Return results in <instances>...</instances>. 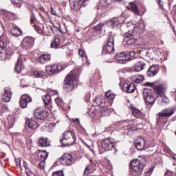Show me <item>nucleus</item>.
<instances>
[{
    "label": "nucleus",
    "instance_id": "nucleus-43",
    "mask_svg": "<svg viewBox=\"0 0 176 176\" xmlns=\"http://www.w3.org/2000/svg\"><path fill=\"white\" fill-rule=\"evenodd\" d=\"M103 27H104V23H99L96 26H95L94 29L95 30V31H101Z\"/></svg>",
    "mask_w": 176,
    "mask_h": 176
},
{
    "label": "nucleus",
    "instance_id": "nucleus-60",
    "mask_svg": "<svg viewBox=\"0 0 176 176\" xmlns=\"http://www.w3.org/2000/svg\"><path fill=\"white\" fill-rule=\"evenodd\" d=\"M51 30L54 34V32L57 31V29H53V28L51 27Z\"/></svg>",
    "mask_w": 176,
    "mask_h": 176
},
{
    "label": "nucleus",
    "instance_id": "nucleus-63",
    "mask_svg": "<svg viewBox=\"0 0 176 176\" xmlns=\"http://www.w3.org/2000/svg\"><path fill=\"white\" fill-rule=\"evenodd\" d=\"M124 122V123H129V122H130V120H126Z\"/></svg>",
    "mask_w": 176,
    "mask_h": 176
},
{
    "label": "nucleus",
    "instance_id": "nucleus-32",
    "mask_svg": "<svg viewBox=\"0 0 176 176\" xmlns=\"http://www.w3.org/2000/svg\"><path fill=\"white\" fill-rule=\"evenodd\" d=\"M109 25L113 28V27H116V25H119V19L118 18H113L110 19L109 21Z\"/></svg>",
    "mask_w": 176,
    "mask_h": 176
},
{
    "label": "nucleus",
    "instance_id": "nucleus-41",
    "mask_svg": "<svg viewBox=\"0 0 176 176\" xmlns=\"http://www.w3.org/2000/svg\"><path fill=\"white\" fill-rule=\"evenodd\" d=\"M47 156H49V153L46 152V151H43L41 154V159L45 161L46 159H47Z\"/></svg>",
    "mask_w": 176,
    "mask_h": 176
},
{
    "label": "nucleus",
    "instance_id": "nucleus-3",
    "mask_svg": "<svg viewBox=\"0 0 176 176\" xmlns=\"http://www.w3.org/2000/svg\"><path fill=\"white\" fill-rule=\"evenodd\" d=\"M115 58L120 64H126L127 61H131V60L135 58V52H131L128 54L125 52H118L116 54Z\"/></svg>",
    "mask_w": 176,
    "mask_h": 176
},
{
    "label": "nucleus",
    "instance_id": "nucleus-29",
    "mask_svg": "<svg viewBox=\"0 0 176 176\" xmlns=\"http://www.w3.org/2000/svg\"><path fill=\"white\" fill-rule=\"evenodd\" d=\"M60 38L55 37L51 43V47L52 49H58L60 47Z\"/></svg>",
    "mask_w": 176,
    "mask_h": 176
},
{
    "label": "nucleus",
    "instance_id": "nucleus-31",
    "mask_svg": "<svg viewBox=\"0 0 176 176\" xmlns=\"http://www.w3.org/2000/svg\"><path fill=\"white\" fill-rule=\"evenodd\" d=\"M8 129H12L13 126H14V123L16 122V118L13 116H10L8 117Z\"/></svg>",
    "mask_w": 176,
    "mask_h": 176
},
{
    "label": "nucleus",
    "instance_id": "nucleus-10",
    "mask_svg": "<svg viewBox=\"0 0 176 176\" xmlns=\"http://www.w3.org/2000/svg\"><path fill=\"white\" fill-rule=\"evenodd\" d=\"M61 164L63 166H71L74 162V157L69 153H65L60 159Z\"/></svg>",
    "mask_w": 176,
    "mask_h": 176
},
{
    "label": "nucleus",
    "instance_id": "nucleus-48",
    "mask_svg": "<svg viewBox=\"0 0 176 176\" xmlns=\"http://www.w3.org/2000/svg\"><path fill=\"white\" fill-rule=\"evenodd\" d=\"M154 90H155V91H157V93H162V87L156 86L154 87Z\"/></svg>",
    "mask_w": 176,
    "mask_h": 176
},
{
    "label": "nucleus",
    "instance_id": "nucleus-13",
    "mask_svg": "<svg viewBox=\"0 0 176 176\" xmlns=\"http://www.w3.org/2000/svg\"><path fill=\"white\" fill-rule=\"evenodd\" d=\"M32 98L28 95H23L19 100V105L22 108H27V105H28V102H32Z\"/></svg>",
    "mask_w": 176,
    "mask_h": 176
},
{
    "label": "nucleus",
    "instance_id": "nucleus-20",
    "mask_svg": "<svg viewBox=\"0 0 176 176\" xmlns=\"http://www.w3.org/2000/svg\"><path fill=\"white\" fill-rule=\"evenodd\" d=\"M25 127L31 129V130H36L38 129V123L32 119H28L25 122Z\"/></svg>",
    "mask_w": 176,
    "mask_h": 176
},
{
    "label": "nucleus",
    "instance_id": "nucleus-51",
    "mask_svg": "<svg viewBox=\"0 0 176 176\" xmlns=\"http://www.w3.org/2000/svg\"><path fill=\"white\" fill-rule=\"evenodd\" d=\"M35 31H36V32L38 34H42V29L38 26H35Z\"/></svg>",
    "mask_w": 176,
    "mask_h": 176
},
{
    "label": "nucleus",
    "instance_id": "nucleus-11",
    "mask_svg": "<svg viewBox=\"0 0 176 176\" xmlns=\"http://www.w3.org/2000/svg\"><path fill=\"white\" fill-rule=\"evenodd\" d=\"M143 97L146 104H148L149 105H153L156 99L149 93L148 91H143Z\"/></svg>",
    "mask_w": 176,
    "mask_h": 176
},
{
    "label": "nucleus",
    "instance_id": "nucleus-23",
    "mask_svg": "<svg viewBox=\"0 0 176 176\" xmlns=\"http://www.w3.org/2000/svg\"><path fill=\"white\" fill-rule=\"evenodd\" d=\"M130 109L132 111V114L135 118H137L138 119H141V118H142V112H141V110L133 106L130 107Z\"/></svg>",
    "mask_w": 176,
    "mask_h": 176
},
{
    "label": "nucleus",
    "instance_id": "nucleus-45",
    "mask_svg": "<svg viewBox=\"0 0 176 176\" xmlns=\"http://www.w3.org/2000/svg\"><path fill=\"white\" fill-rule=\"evenodd\" d=\"M52 176H64V172L63 170H58L52 173Z\"/></svg>",
    "mask_w": 176,
    "mask_h": 176
},
{
    "label": "nucleus",
    "instance_id": "nucleus-17",
    "mask_svg": "<svg viewBox=\"0 0 176 176\" xmlns=\"http://www.w3.org/2000/svg\"><path fill=\"white\" fill-rule=\"evenodd\" d=\"M24 68L25 67L23 64V58H21V57L18 58L14 67L15 72H16V74H20L21 71L24 69Z\"/></svg>",
    "mask_w": 176,
    "mask_h": 176
},
{
    "label": "nucleus",
    "instance_id": "nucleus-36",
    "mask_svg": "<svg viewBox=\"0 0 176 176\" xmlns=\"http://www.w3.org/2000/svg\"><path fill=\"white\" fill-rule=\"evenodd\" d=\"M55 102L58 105V107H64V100H63V99H61V98H56Z\"/></svg>",
    "mask_w": 176,
    "mask_h": 176
},
{
    "label": "nucleus",
    "instance_id": "nucleus-22",
    "mask_svg": "<svg viewBox=\"0 0 176 176\" xmlns=\"http://www.w3.org/2000/svg\"><path fill=\"white\" fill-rule=\"evenodd\" d=\"M42 98L45 108L50 109V108H52V97H50L49 94H46L43 96Z\"/></svg>",
    "mask_w": 176,
    "mask_h": 176
},
{
    "label": "nucleus",
    "instance_id": "nucleus-24",
    "mask_svg": "<svg viewBox=\"0 0 176 176\" xmlns=\"http://www.w3.org/2000/svg\"><path fill=\"white\" fill-rule=\"evenodd\" d=\"M38 145L42 147L50 146V142L49 141V139L41 137L38 140Z\"/></svg>",
    "mask_w": 176,
    "mask_h": 176
},
{
    "label": "nucleus",
    "instance_id": "nucleus-46",
    "mask_svg": "<svg viewBox=\"0 0 176 176\" xmlns=\"http://www.w3.org/2000/svg\"><path fill=\"white\" fill-rule=\"evenodd\" d=\"M5 111H8V107L3 104H0V113L5 112Z\"/></svg>",
    "mask_w": 176,
    "mask_h": 176
},
{
    "label": "nucleus",
    "instance_id": "nucleus-7",
    "mask_svg": "<svg viewBox=\"0 0 176 176\" xmlns=\"http://www.w3.org/2000/svg\"><path fill=\"white\" fill-rule=\"evenodd\" d=\"M64 66L63 65H60L58 63L48 65L45 67V71L48 75H57L61 72L64 69Z\"/></svg>",
    "mask_w": 176,
    "mask_h": 176
},
{
    "label": "nucleus",
    "instance_id": "nucleus-57",
    "mask_svg": "<svg viewBox=\"0 0 176 176\" xmlns=\"http://www.w3.org/2000/svg\"><path fill=\"white\" fill-rule=\"evenodd\" d=\"M162 102H164V104H168V102H170V101L168 100V98H165L162 100Z\"/></svg>",
    "mask_w": 176,
    "mask_h": 176
},
{
    "label": "nucleus",
    "instance_id": "nucleus-25",
    "mask_svg": "<svg viewBox=\"0 0 176 176\" xmlns=\"http://www.w3.org/2000/svg\"><path fill=\"white\" fill-rule=\"evenodd\" d=\"M48 61H50V55L49 54L41 55L38 60V62L40 63V64H46Z\"/></svg>",
    "mask_w": 176,
    "mask_h": 176
},
{
    "label": "nucleus",
    "instance_id": "nucleus-54",
    "mask_svg": "<svg viewBox=\"0 0 176 176\" xmlns=\"http://www.w3.org/2000/svg\"><path fill=\"white\" fill-rule=\"evenodd\" d=\"M89 113H92V115H94V116H96V113H97V111L94 110L93 109H90Z\"/></svg>",
    "mask_w": 176,
    "mask_h": 176
},
{
    "label": "nucleus",
    "instance_id": "nucleus-8",
    "mask_svg": "<svg viewBox=\"0 0 176 176\" xmlns=\"http://www.w3.org/2000/svg\"><path fill=\"white\" fill-rule=\"evenodd\" d=\"M34 118L36 119H39V120H45L47 119L49 116V113L41 109H36L34 111Z\"/></svg>",
    "mask_w": 176,
    "mask_h": 176
},
{
    "label": "nucleus",
    "instance_id": "nucleus-38",
    "mask_svg": "<svg viewBox=\"0 0 176 176\" xmlns=\"http://www.w3.org/2000/svg\"><path fill=\"white\" fill-rule=\"evenodd\" d=\"M94 102L96 104V105H98V107H102V104H104V99L96 98Z\"/></svg>",
    "mask_w": 176,
    "mask_h": 176
},
{
    "label": "nucleus",
    "instance_id": "nucleus-19",
    "mask_svg": "<svg viewBox=\"0 0 176 176\" xmlns=\"http://www.w3.org/2000/svg\"><path fill=\"white\" fill-rule=\"evenodd\" d=\"M12 91H10V88H5L4 89V94L2 97V100L4 102H9L12 98Z\"/></svg>",
    "mask_w": 176,
    "mask_h": 176
},
{
    "label": "nucleus",
    "instance_id": "nucleus-44",
    "mask_svg": "<svg viewBox=\"0 0 176 176\" xmlns=\"http://www.w3.org/2000/svg\"><path fill=\"white\" fill-rule=\"evenodd\" d=\"M45 164H46L45 160H41L38 163V168H40V170H45Z\"/></svg>",
    "mask_w": 176,
    "mask_h": 176
},
{
    "label": "nucleus",
    "instance_id": "nucleus-34",
    "mask_svg": "<svg viewBox=\"0 0 176 176\" xmlns=\"http://www.w3.org/2000/svg\"><path fill=\"white\" fill-rule=\"evenodd\" d=\"M133 80L135 83H141L142 82L144 81V76H142V75L135 76L133 78Z\"/></svg>",
    "mask_w": 176,
    "mask_h": 176
},
{
    "label": "nucleus",
    "instance_id": "nucleus-53",
    "mask_svg": "<svg viewBox=\"0 0 176 176\" xmlns=\"http://www.w3.org/2000/svg\"><path fill=\"white\" fill-rule=\"evenodd\" d=\"M12 3H14L15 5H19L21 0H11Z\"/></svg>",
    "mask_w": 176,
    "mask_h": 176
},
{
    "label": "nucleus",
    "instance_id": "nucleus-49",
    "mask_svg": "<svg viewBox=\"0 0 176 176\" xmlns=\"http://www.w3.org/2000/svg\"><path fill=\"white\" fill-rule=\"evenodd\" d=\"M51 14L53 16H57V12L53 8V6H51Z\"/></svg>",
    "mask_w": 176,
    "mask_h": 176
},
{
    "label": "nucleus",
    "instance_id": "nucleus-58",
    "mask_svg": "<svg viewBox=\"0 0 176 176\" xmlns=\"http://www.w3.org/2000/svg\"><path fill=\"white\" fill-rule=\"evenodd\" d=\"M144 86H149V87H152V86H153V83L147 82L144 83Z\"/></svg>",
    "mask_w": 176,
    "mask_h": 176
},
{
    "label": "nucleus",
    "instance_id": "nucleus-37",
    "mask_svg": "<svg viewBox=\"0 0 176 176\" xmlns=\"http://www.w3.org/2000/svg\"><path fill=\"white\" fill-rule=\"evenodd\" d=\"M70 6L72 7V9L74 10H76V9H80V5L78 3V1L71 3L70 2Z\"/></svg>",
    "mask_w": 176,
    "mask_h": 176
},
{
    "label": "nucleus",
    "instance_id": "nucleus-26",
    "mask_svg": "<svg viewBox=\"0 0 176 176\" xmlns=\"http://www.w3.org/2000/svg\"><path fill=\"white\" fill-rule=\"evenodd\" d=\"M8 36L2 35L0 36V48L5 49L8 46Z\"/></svg>",
    "mask_w": 176,
    "mask_h": 176
},
{
    "label": "nucleus",
    "instance_id": "nucleus-1",
    "mask_svg": "<svg viewBox=\"0 0 176 176\" xmlns=\"http://www.w3.org/2000/svg\"><path fill=\"white\" fill-rule=\"evenodd\" d=\"M145 31V25L142 23L133 25V31H129L124 35V41L129 45L141 46L144 45V38L140 36Z\"/></svg>",
    "mask_w": 176,
    "mask_h": 176
},
{
    "label": "nucleus",
    "instance_id": "nucleus-56",
    "mask_svg": "<svg viewBox=\"0 0 176 176\" xmlns=\"http://www.w3.org/2000/svg\"><path fill=\"white\" fill-rule=\"evenodd\" d=\"M78 54H79V56H80V57H83V56L85 54V52H83V50H78Z\"/></svg>",
    "mask_w": 176,
    "mask_h": 176
},
{
    "label": "nucleus",
    "instance_id": "nucleus-15",
    "mask_svg": "<svg viewBox=\"0 0 176 176\" xmlns=\"http://www.w3.org/2000/svg\"><path fill=\"white\" fill-rule=\"evenodd\" d=\"M137 87H135V84L131 82V83H124L122 87L123 91H125V93H134L135 91V89Z\"/></svg>",
    "mask_w": 176,
    "mask_h": 176
},
{
    "label": "nucleus",
    "instance_id": "nucleus-52",
    "mask_svg": "<svg viewBox=\"0 0 176 176\" xmlns=\"http://www.w3.org/2000/svg\"><path fill=\"white\" fill-rule=\"evenodd\" d=\"M35 21H36L35 15H34V14H32V16H31L30 23L32 24H34V23H35Z\"/></svg>",
    "mask_w": 176,
    "mask_h": 176
},
{
    "label": "nucleus",
    "instance_id": "nucleus-50",
    "mask_svg": "<svg viewBox=\"0 0 176 176\" xmlns=\"http://www.w3.org/2000/svg\"><path fill=\"white\" fill-rule=\"evenodd\" d=\"M72 123H75L76 124H79V123H80V122L79 121V119L78 118H72Z\"/></svg>",
    "mask_w": 176,
    "mask_h": 176
},
{
    "label": "nucleus",
    "instance_id": "nucleus-59",
    "mask_svg": "<svg viewBox=\"0 0 176 176\" xmlns=\"http://www.w3.org/2000/svg\"><path fill=\"white\" fill-rule=\"evenodd\" d=\"M59 32H61V34H65V30H63V29L59 28L58 29Z\"/></svg>",
    "mask_w": 176,
    "mask_h": 176
},
{
    "label": "nucleus",
    "instance_id": "nucleus-33",
    "mask_svg": "<svg viewBox=\"0 0 176 176\" xmlns=\"http://www.w3.org/2000/svg\"><path fill=\"white\" fill-rule=\"evenodd\" d=\"M131 9L133 12V13H134V14H136V16H140V10H138V7L137 6V4L135 3H131Z\"/></svg>",
    "mask_w": 176,
    "mask_h": 176
},
{
    "label": "nucleus",
    "instance_id": "nucleus-47",
    "mask_svg": "<svg viewBox=\"0 0 176 176\" xmlns=\"http://www.w3.org/2000/svg\"><path fill=\"white\" fill-rule=\"evenodd\" d=\"M23 166H24V167H25V168L26 175H27V171H28L29 173H31V171L30 170V169L28 168V164H27L26 162H23Z\"/></svg>",
    "mask_w": 176,
    "mask_h": 176
},
{
    "label": "nucleus",
    "instance_id": "nucleus-39",
    "mask_svg": "<svg viewBox=\"0 0 176 176\" xmlns=\"http://www.w3.org/2000/svg\"><path fill=\"white\" fill-rule=\"evenodd\" d=\"M89 1V0H78L77 1V3H78V5H80V8L82 6L83 8H85V6H86V5H87V2Z\"/></svg>",
    "mask_w": 176,
    "mask_h": 176
},
{
    "label": "nucleus",
    "instance_id": "nucleus-14",
    "mask_svg": "<svg viewBox=\"0 0 176 176\" xmlns=\"http://www.w3.org/2000/svg\"><path fill=\"white\" fill-rule=\"evenodd\" d=\"M134 146H135L136 149H138V151H143V149H145V146H146L145 139L143 138H138L134 142Z\"/></svg>",
    "mask_w": 176,
    "mask_h": 176
},
{
    "label": "nucleus",
    "instance_id": "nucleus-18",
    "mask_svg": "<svg viewBox=\"0 0 176 176\" xmlns=\"http://www.w3.org/2000/svg\"><path fill=\"white\" fill-rule=\"evenodd\" d=\"M175 107H168L166 109H163L160 111L167 119V118H171L173 113H175Z\"/></svg>",
    "mask_w": 176,
    "mask_h": 176
},
{
    "label": "nucleus",
    "instance_id": "nucleus-61",
    "mask_svg": "<svg viewBox=\"0 0 176 176\" xmlns=\"http://www.w3.org/2000/svg\"><path fill=\"white\" fill-rule=\"evenodd\" d=\"M113 2H120L122 0H112Z\"/></svg>",
    "mask_w": 176,
    "mask_h": 176
},
{
    "label": "nucleus",
    "instance_id": "nucleus-9",
    "mask_svg": "<svg viewBox=\"0 0 176 176\" xmlns=\"http://www.w3.org/2000/svg\"><path fill=\"white\" fill-rule=\"evenodd\" d=\"M115 142L111 138H106L102 142V148L104 151H112L113 148H115Z\"/></svg>",
    "mask_w": 176,
    "mask_h": 176
},
{
    "label": "nucleus",
    "instance_id": "nucleus-4",
    "mask_svg": "<svg viewBox=\"0 0 176 176\" xmlns=\"http://www.w3.org/2000/svg\"><path fill=\"white\" fill-rule=\"evenodd\" d=\"M116 34H113L112 32H109L107 43L103 47V50L102 53L105 54V53H109V54L115 53V36Z\"/></svg>",
    "mask_w": 176,
    "mask_h": 176
},
{
    "label": "nucleus",
    "instance_id": "nucleus-12",
    "mask_svg": "<svg viewBox=\"0 0 176 176\" xmlns=\"http://www.w3.org/2000/svg\"><path fill=\"white\" fill-rule=\"evenodd\" d=\"M34 42L35 41L32 37L28 36L23 38L21 42V46L22 47H24V49H30V47H32V46H34Z\"/></svg>",
    "mask_w": 176,
    "mask_h": 176
},
{
    "label": "nucleus",
    "instance_id": "nucleus-35",
    "mask_svg": "<svg viewBox=\"0 0 176 176\" xmlns=\"http://www.w3.org/2000/svg\"><path fill=\"white\" fill-rule=\"evenodd\" d=\"M105 96L108 100H114L115 94L112 93V91L109 90L105 93Z\"/></svg>",
    "mask_w": 176,
    "mask_h": 176
},
{
    "label": "nucleus",
    "instance_id": "nucleus-42",
    "mask_svg": "<svg viewBox=\"0 0 176 176\" xmlns=\"http://www.w3.org/2000/svg\"><path fill=\"white\" fill-rule=\"evenodd\" d=\"M101 115L103 116H107V115H109V109L104 107L101 111Z\"/></svg>",
    "mask_w": 176,
    "mask_h": 176
},
{
    "label": "nucleus",
    "instance_id": "nucleus-2",
    "mask_svg": "<svg viewBox=\"0 0 176 176\" xmlns=\"http://www.w3.org/2000/svg\"><path fill=\"white\" fill-rule=\"evenodd\" d=\"M80 75V70L79 69H75L67 74L65 79V83L63 89L67 93H71L75 89V85L74 80H78L79 76Z\"/></svg>",
    "mask_w": 176,
    "mask_h": 176
},
{
    "label": "nucleus",
    "instance_id": "nucleus-28",
    "mask_svg": "<svg viewBox=\"0 0 176 176\" xmlns=\"http://www.w3.org/2000/svg\"><path fill=\"white\" fill-rule=\"evenodd\" d=\"M145 65H146L145 63L139 61L135 65L134 69L136 72H140V71H142L145 68Z\"/></svg>",
    "mask_w": 176,
    "mask_h": 176
},
{
    "label": "nucleus",
    "instance_id": "nucleus-21",
    "mask_svg": "<svg viewBox=\"0 0 176 176\" xmlns=\"http://www.w3.org/2000/svg\"><path fill=\"white\" fill-rule=\"evenodd\" d=\"M158 71H159V67L156 65H153L150 67L149 69H148L146 75L149 78H152L155 76V75H157Z\"/></svg>",
    "mask_w": 176,
    "mask_h": 176
},
{
    "label": "nucleus",
    "instance_id": "nucleus-64",
    "mask_svg": "<svg viewBox=\"0 0 176 176\" xmlns=\"http://www.w3.org/2000/svg\"><path fill=\"white\" fill-rule=\"evenodd\" d=\"M175 100L176 101V91L175 92Z\"/></svg>",
    "mask_w": 176,
    "mask_h": 176
},
{
    "label": "nucleus",
    "instance_id": "nucleus-30",
    "mask_svg": "<svg viewBox=\"0 0 176 176\" xmlns=\"http://www.w3.org/2000/svg\"><path fill=\"white\" fill-rule=\"evenodd\" d=\"M11 34L12 35H13V36H19V35H21V34H23V31H21V29H20V28L15 26L11 30Z\"/></svg>",
    "mask_w": 176,
    "mask_h": 176
},
{
    "label": "nucleus",
    "instance_id": "nucleus-6",
    "mask_svg": "<svg viewBox=\"0 0 176 176\" xmlns=\"http://www.w3.org/2000/svg\"><path fill=\"white\" fill-rule=\"evenodd\" d=\"M76 141L75 133L67 131L63 133V138L60 140V143L63 146H69L74 145Z\"/></svg>",
    "mask_w": 176,
    "mask_h": 176
},
{
    "label": "nucleus",
    "instance_id": "nucleus-55",
    "mask_svg": "<svg viewBox=\"0 0 176 176\" xmlns=\"http://www.w3.org/2000/svg\"><path fill=\"white\" fill-rule=\"evenodd\" d=\"M14 115H19L20 113V109H15L13 111Z\"/></svg>",
    "mask_w": 176,
    "mask_h": 176
},
{
    "label": "nucleus",
    "instance_id": "nucleus-16",
    "mask_svg": "<svg viewBox=\"0 0 176 176\" xmlns=\"http://www.w3.org/2000/svg\"><path fill=\"white\" fill-rule=\"evenodd\" d=\"M167 122V118L162 113L159 112L157 113V118L156 120V124L157 126H164Z\"/></svg>",
    "mask_w": 176,
    "mask_h": 176
},
{
    "label": "nucleus",
    "instance_id": "nucleus-40",
    "mask_svg": "<svg viewBox=\"0 0 176 176\" xmlns=\"http://www.w3.org/2000/svg\"><path fill=\"white\" fill-rule=\"evenodd\" d=\"M90 167H91L90 166H87L85 167V169L84 170V174H83L84 176H87L89 175V174H91V169L90 168Z\"/></svg>",
    "mask_w": 176,
    "mask_h": 176
},
{
    "label": "nucleus",
    "instance_id": "nucleus-5",
    "mask_svg": "<svg viewBox=\"0 0 176 176\" xmlns=\"http://www.w3.org/2000/svg\"><path fill=\"white\" fill-rule=\"evenodd\" d=\"M144 166H145V159H143L142 161L139 160H132L131 162L132 174H135L136 173L137 176L141 175V174H142V170H144Z\"/></svg>",
    "mask_w": 176,
    "mask_h": 176
},
{
    "label": "nucleus",
    "instance_id": "nucleus-27",
    "mask_svg": "<svg viewBox=\"0 0 176 176\" xmlns=\"http://www.w3.org/2000/svg\"><path fill=\"white\" fill-rule=\"evenodd\" d=\"M32 75L34 76V78H41V79H45L47 76L45 72L40 70L33 72Z\"/></svg>",
    "mask_w": 176,
    "mask_h": 176
},
{
    "label": "nucleus",
    "instance_id": "nucleus-62",
    "mask_svg": "<svg viewBox=\"0 0 176 176\" xmlns=\"http://www.w3.org/2000/svg\"><path fill=\"white\" fill-rule=\"evenodd\" d=\"M164 176H170V173H166Z\"/></svg>",
    "mask_w": 176,
    "mask_h": 176
}]
</instances>
